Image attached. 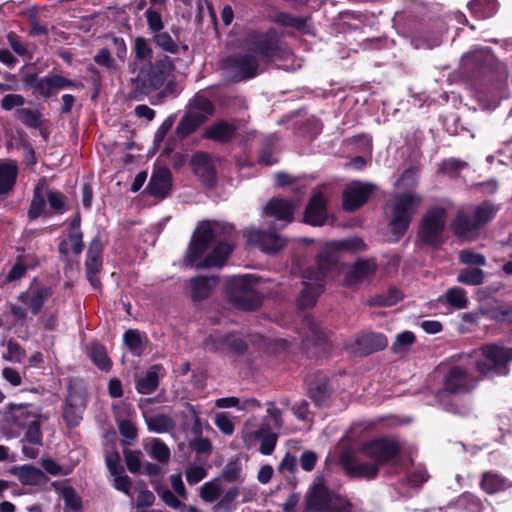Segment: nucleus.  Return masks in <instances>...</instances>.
I'll return each mask as SVG.
<instances>
[{
  "label": "nucleus",
  "instance_id": "bf43d9fd",
  "mask_svg": "<svg viewBox=\"0 0 512 512\" xmlns=\"http://www.w3.org/2000/svg\"><path fill=\"white\" fill-rule=\"evenodd\" d=\"M446 299H447V302L451 306H453L457 309H463V308L467 307L468 300L465 296L464 290L461 288H458V287L450 288L446 292Z\"/></svg>",
  "mask_w": 512,
  "mask_h": 512
},
{
  "label": "nucleus",
  "instance_id": "f8f14e48",
  "mask_svg": "<svg viewBox=\"0 0 512 512\" xmlns=\"http://www.w3.org/2000/svg\"><path fill=\"white\" fill-rule=\"evenodd\" d=\"M24 85L28 86L44 98H49L53 95L55 90H61L65 88H79L82 86L81 83L67 79L61 75L50 73L44 78H40L37 73L29 72L23 76L22 79Z\"/></svg>",
  "mask_w": 512,
  "mask_h": 512
},
{
  "label": "nucleus",
  "instance_id": "3c124183",
  "mask_svg": "<svg viewBox=\"0 0 512 512\" xmlns=\"http://www.w3.org/2000/svg\"><path fill=\"white\" fill-rule=\"evenodd\" d=\"M330 386H310L308 396L317 407H323L328 404L331 391Z\"/></svg>",
  "mask_w": 512,
  "mask_h": 512
},
{
  "label": "nucleus",
  "instance_id": "69168bd1",
  "mask_svg": "<svg viewBox=\"0 0 512 512\" xmlns=\"http://www.w3.org/2000/svg\"><path fill=\"white\" fill-rule=\"evenodd\" d=\"M402 299L401 292L396 288H390L387 292L376 296L374 303L379 306H393Z\"/></svg>",
  "mask_w": 512,
  "mask_h": 512
},
{
  "label": "nucleus",
  "instance_id": "864d4df0",
  "mask_svg": "<svg viewBox=\"0 0 512 512\" xmlns=\"http://www.w3.org/2000/svg\"><path fill=\"white\" fill-rule=\"evenodd\" d=\"M239 495L238 488H230L224 493L219 502L214 506L215 512H232L233 502Z\"/></svg>",
  "mask_w": 512,
  "mask_h": 512
},
{
  "label": "nucleus",
  "instance_id": "0eeeda50",
  "mask_svg": "<svg viewBox=\"0 0 512 512\" xmlns=\"http://www.w3.org/2000/svg\"><path fill=\"white\" fill-rule=\"evenodd\" d=\"M244 48L251 54L256 55L259 62L270 63L275 59L282 58L284 54L283 42L275 29L267 31H250L244 41Z\"/></svg>",
  "mask_w": 512,
  "mask_h": 512
},
{
  "label": "nucleus",
  "instance_id": "412c9836",
  "mask_svg": "<svg viewBox=\"0 0 512 512\" xmlns=\"http://www.w3.org/2000/svg\"><path fill=\"white\" fill-rule=\"evenodd\" d=\"M337 262L336 253L330 249H323L316 259V267H309L303 272V279L321 281L324 283L326 274Z\"/></svg>",
  "mask_w": 512,
  "mask_h": 512
},
{
  "label": "nucleus",
  "instance_id": "6ab92c4d",
  "mask_svg": "<svg viewBox=\"0 0 512 512\" xmlns=\"http://www.w3.org/2000/svg\"><path fill=\"white\" fill-rule=\"evenodd\" d=\"M204 346L212 352L228 349L237 354H242L247 349V344L235 334H211L205 339Z\"/></svg>",
  "mask_w": 512,
  "mask_h": 512
},
{
  "label": "nucleus",
  "instance_id": "a878e982",
  "mask_svg": "<svg viewBox=\"0 0 512 512\" xmlns=\"http://www.w3.org/2000/svg\"><path fill=\"white\" fill-rule=\"evenodd\" d=\"M10 473L15 475L23 485L43 487L49 481L45 472L31 464L13 466Z\"/></svg>",
  "mask_w": 512,
  "mask_h": 512
},
{
  "label": "nucleus",
  "instance_id": "ddd939ff",
  "mask_svg": "<svg viewBox=\"0 0 512 512\" xmlns=\"http://www.w3.org/2000/svg\"><path fill=\"white\" fill-rule=\"evenodd\" d=\"M303 325L308 329V334L303 344L308 354L317 357L325 356L331 349L332 342L328 334L315 322L312 316L305 315Z\"/></svg>",
  "mask_w": 512,
  "mask_h": 512
},
{
  "label": "nucleus",
  "instance_id": "f03ea898",
  "mask_svg": "<svg viewBox=\"0 0 512 512\" xmlns=\"http://www.w3.org/2000/svg\"><path fill=\"white\" fill-rule=\"evenodd\" d=\"M176 69L174 61L165 53H158L154 60L142 65L136 77L131 78V94L141 100L151 92L162 87Z\"/></svg>",
  "mask_w": 512,
  "mask_h": 512
},
{
  "label": "nucleus",
  "instance_id": "0e129e2a",
  "mask_svg": "<svg viewBox=\"0 0 512 512\" xmlns=\"http://www.w3.org/2000/svg\"><path fill=\"white\" fill-rule=\"evenodd\" d=\"M459 260L466 265L484 266L486 264V258L483 254L476 253L470 249L461 250Z\"/></svg>",
  "mask_w": 512,
  "mask_h": 512
},
{
  "label": "nucleus",
  "instance_id": "f257e3e1",
  "mask_svg": "<svg viewBox=\"0 0 512 512\" xmlns=\"http://www.w3.org/2000/svg\"><path fill=\"white\" fill-rule=\"evenodd\" d=\"M235 234L236 231L232 224L209 221L201 222L197 226L187 249L185 256L186 265L193 266L210 245L215 243L216 245L212 252L202 261L198 262L195 267L197 269H206L224 266L232 251L231 242Z\"/></svg>",
  "mask_w": 512,
  "mask_h": 512
},
{
  "label": "nucleus",
  "instance_id": "72a5a7b5",
  "mask_svg": "<svg viewBox=\"0 0 512 512\" xmlns=\"http://www.w3.org/2000/svg\"><path fill=\"white\" fill-rule=\"evenodd\" d=\"M133 53H134V61L129 63V71L135 73L137 70V63L146 64L153 58V49L147 40L144 37H136L134 39L133 45Z\"/></svg>",
  "mask_w": 512,
  "mask_h": 512
},
{
  "label": "nucleus",
  "instance_id": "5701e85b",
  "mask_svg": "<svg viewBox=\"0 0 512 512\" xmlns=\"http://www.w3.org/2000/svg\"><path fill=\"white\" fill-rule=\"evenodd\" d=\"M376 264L372 260L360 259L345 271L343 284L347 287H354L368 280L376 272Z\"/></svg>",
  "mask_w": 512,
  "mask_h": 512
},
{
  "label": "nucleus",
  "instance_id": "a19ab883",
  "mask_svg": "<svg viewBox=\"0 0 512 512\" xmlns=\"http://www.w3.org/2000/svg\"><path fill=\"white\" fill-rule=\"evenodd\" d=\"M123 342L133 354L139 356L143 353L144 342L138 330H127L123 335Z\"/></svg>",
  "mask_w": 512,
  "mask_h": 512
},
{
  "label": "nucleus",
  "instance_id": "052dcab7",
  "mask_svg": "<svg viewBox=\"0 0 512 512\" xmlns=\"http://www.w3.org/2000/svg\"><path fill=\"white\" fill-rule=\"evenodd\" d=\"M45 195L50 208L53 209L55 213H62L64 211L65 196L61 192L50 190L46 185Z\"/></svg>",
  "mask_w": 512,
  "mask_h": 512
},
{
  "label": "nucleus",
  "instance_id": "e2e57ef3",
  "mask_svg": "<svg viewBox=\"0 0 512 512\" xmlns=\"http://www.w3.org/2000/svg\"><path fill=\"white\" fill-rule=\"evenodd\" d=\"M94 61L109 72H115L118 69L115 60L111 57L110 51L107 48L100 49L94 56Z\"/></svg>",
  "mask_w": 512,
  "mask_h": 512
},
{
  "label": "nucleus",
  "instance_id": "79ce46f5",
  "mask_svg": "<svg viewBox=\"0 0 512 512\" xmlns=\"http://www.w3.org/2000/svg\"><path fill=\"white\" fill-rule=\"evenodd\" d=\"M276 22L284 27H292L302 32H306L308 27V18L296 17L285 12H281L276 15Z\"/></svg>",
  "mask_w": 512,
  "mask_h": 512
},
{
  "label": "nucleus",
  "instance_id": "b1692460",
  "mask_svg": "<svg viewBox=\"0 0 512 512\" xmlns=\"http://www.w3.org/2000/svg\"><path fill=\"white\" fill-rule=\"evenodd\" d=\"M297 205L284 198H272L264 206L263 211L266 216L272 217L284 223H291L294 219V212Z\"/></svg>",
  "mask_w": 512,
  "mask_h": 512
},
{
  "label": "nucleus",
  "instance_id": "c756f323",
  "mask_svg": "<svg viewBox=\"0 0 512 512\" xmlns=\"http://www.w3.org/2000/svg\"><path fill=\"white\" fill-rule=\"evenodd\" d=\"M191 299L194 302L202 301L209 297L212 289L218 284L217 276H197L191 278Z\"/></svg>",
  "mask_w": 512,
  "mask_h": 512
},
{
  "label": "nucleus",
  "instance_id": "49530a36",
  "mask_svg": "<svg viewBox=\"0 0 512 512\" xmlns=\"http://www.w3.org/2000/svg\"><path fill=\"white\" fill-rule=\"evenodd\" d=\"M468 6L471 12L482 18L490 17L496 10L495 0H471Z\"/></svg>",
  "mask_w": 512,
  "mask_h": 512
},
{
  "label": "nucleus",
  "instance_id": "8fccbe9b",
  "mask_svg": "<svg viewBox=\"0 0 512 512\" xmlns=\"http://www.w3.org/2000/svg\"><path fill=\"white\" fill-rule=\"evenodd\" d=\"M62 497L64 500L65 508L64 510H73L78 512L82 509V499L77 494L75 489L71 486L65 487L62 490Z\"/></svg>",
  "mask_w": 512,
  "mask_h": 512
},
{
  "label": "nucleus",
  "instance_id": "7c9ffc66",
  "mask_svg": "<svg viewBox=\"0 0 512 512\" xmlns=\"http://www.w3.org/2000/svg\"><path fill=\"white\" fill-rule=\"evenodd\" d=\"M45 190L46 179L41 178L34 187L33 198L27 212V216L30 220H35L41 215H50V213L46 211Z\"/></svg>",
  "mask_w": 512,
  "mask_h": 512
},
{
  "label": "nucleus",
  "instance_id": "423d86ee",
  "mask_svg": "<svg viewBox=\"0 0 512 512\" xmlns=\"http://www.w3.org/2000/svg\"><path fill=\"white\" fill-rule=\"evenodd\" d=\"M423 202V197L412 191L398 193L391 203V219L389 226L398 241L408 230L413 215Z\"/></svg>",
  "mask_w": 512,
  "mask_h": 512
},
{
  "label": "nucleus",
  "instance_id": "aec40b11",
  "mask_svg": "<svg viewBox=\"0 0 512 512\" xmlns=\"http://www.w3.org/2000/svg\"><path fill=\"white\" fill-rule=\"evenodd\" d=\"M245 235L250 244L256 245L265 253H276L286 244L280 235L258 229H249Z\"/></svg>",
  "mask_w": 512,
  "mask_h": 512
},
{
  "label": "nucleus",
  "instance_id": "a18cd8bd",
  "mask_svg": "<svg viewBox=\"0 0 512 512\" xmlns=\"http://www.w3.org/2000/svg\"><path fill=\"white\" fill-rule=\"evenodd\" d=\"M41 424V420L39 422H30V424L26 423L27 428L24 429L25 432L21 442L42 446L43 434L41 431Z\"/></svg>",
  "mask_w": 512,
  "mask_h": 512
},
{
  "label": "nucleus",
  "instance_id": "7ed1b4c3",
  "mask_svg": "<svg viewBox=\"0 0 512 512\" xmlns=\"http://www.w3.org/2000/svg\"><path fill=\"white\" fill-rule=\"evenodd\" d=\"M498 208L490 201L460 208L450 223L453 234L461 241L476 240L483 228L495 217Z\"/></svg>",
  "mask_w": 512,
  "mask_h": 512
},
{
  "label": "nucleus",
  "instance_id": "2eb2a0df",
  "mask_svg": "<svg viewBox=\"0 0 512 512\" xmlns=\"http://www.w3.org/2000/svg\"><path fill=\"white\" fill-rule=\"evenodd\" d=\"M78 386H68V393L63 407V419L69 428L79 425L82 413L86 407V399L83 392L77 390Z\"/></svg>",
  "mask_w": 512,
  "mask_h": 512
},
{
  "label": "nucleus",
  "instance_id": "f3484780",
  "mask_svg": "<svg viewBox=\"0 0 512 512\" xmlns=\"http://www.w3.org/2000/svg\"><path fill=\"white\" fill-rule=\"evenodd\" d=\"M190 166L196 177H198L204 186L212 188L217 183L216 168L212 157L203 151H197L192 155Z\"/></svg>",
  "mask_w": 512,
  "mask_h": 512
},
{
  "label": "nucleus",
  "instance_id": "09e8293b",
  "mask_svg": "<svg viewBox=\"0 0 512 512\" xmlns=\"http://www.w3.org/2000/svg\"><path fill=\"white\" fill-rule=\"evenodd\" d=\"M41 420V416L30 412L27 407H19L14 413H13V422L14 424L21 428L26 429V423L30 424V422H39Z\"/></svg>",
  "mask_w": 512,
  "mask_h": 512
},
{
  "label": "nucleus",
  "instance_id": "4c0bfd02",
  "mask_svg": "<svg viewBox=\"0 0 512 512\" xmlns=\"http://www.w3.org/2000/svg\"><path fill=\"white\" fill-rule=\"evenodd\" d=\"M17 169L10 164L0 165V194L8 193L14 186Z\"/></svg>",
  "mask_w": 512,
  "mask_h": 512
},
{
  "label": "nucleus",
  "instance_id": "cd10ccee",
  "mask_svg": "<svg viewBox=\"0 0 512 512\" xmlns=\"http://www.w3.org/2000/svg\"><path fill=\"white\" fill-rule=\"evenodd\" d=\"M327 219L326 200L322 192L312 196L304 211V222L312 226H322Z\"/></svg>",
  "mask_w": 512,
  "mask_h": 512
},
{
  "label": "nucleus",
  "instance_id": "6e6552de",
  "mask_svg": "<svg viewBox=\"0 0 512 512\" xmlns=\"http://www.w3.org/2000/svg\"><path fill=\"white\" fill-rule=\"evenodd\" d=\"M256 280L251 275L231 278L227 283L229 301L242 310H255L262 303L260 293L255 289Z\"/></svg>",
  "mask_w": 512,
  "mask_h": 512
},
{
  "label": "nucleus",
  "instance_id": "603ef678",
  "mask_svg": "<svg viewBox=\"0 0 512 512\" xmlns=\"http://www.w3.org/2000/svg\"><path fill=\"white\" fill-rule=\"evenodd\" d=\"M469 380L468 373L464 368L453 366L445 372L443 384H464Z\"/></svg>",
  "mask_w": 512,
  "mask_h": 512
},
{
  "label": "nucleus",
  "instance_id": "680f3d73",
  "mask_svg": "<svg viewBox=\"0 0 512 512\" xmlns=\"http://www.w3.org/2000/svg\"><path fill=\"white\" fill-rule=\"evenodd\" d=\"M352 504L339 494L330 493V502L326 512H350Z\"/></svg>",
  "mask_w": 512,
  "mask_h": 512
},
{
  "label": "nucleus",
  "instance_id": "37998d69",
  "mask_svg": "<svg viewBox=\"0 0 512 512\" xmlns=\"http://www.w3.org/2000/svg\"><path fill=\"white\" fill-rule=\"evenodd\" d=\"M484 277V271L480 268H465L460 270L457 281L462 284L477 286L483 283Z\"/></svg>",
  "mask_w": 512,
  "mask_h": 512
},
{
  "label": "nucleus",
  "instance_id": "9d476101",
  "mask_svg": "<svg viewBox=\"0 0 512 512\" xmlns=\"http://www.w3.org/2000/svg\"><path fill=\"white\" fill-rule=\"evenodd\" d=\"M260 62L256 55L246 52H238L224 60V71L227 78L234 82H242L258 75Z\"/></svg>",
  "mask_w": 512,
  "mask_h": 512
},
{
  "label": "nucleus",
  "instance_id": "4468645a",
  "mask_svg": "<svg viewBox=\"0 0 512 512\" xmlns=\"http://www.w3.org/2000/svg\"><path fill=\"white\" fill-rule=\"evenodd\" d=\"M388 345L387 338L381 333H362L351 342L346 343L345 349L355 356H366L383 350Z\"/></svg>",
  "mask_w": 512,
  "mask_h": 512
},
{
  "label": "nucleus",
  "instance_id": "13d9d810",
  "mask_svg": "<svg viewBox=\"0 0 512 512\" xmlns=\"http://www.w3.org/2000/svg\"><path fill=\"white\" fill-rule=\"evenodd\" d=\"M150 455L161 463H167L170 459V450L163 441L156 438L152 441Z\"/></svg>",
  "mask_w": 512,
  "mask_h": 512
},
{
  "label": "nucleus",
  "instance_id": "bb28decb",
  "mask_svg": "<svg viewBox=\"0 0 512 512\" xmlns=\"http://www.w3.org/2000/svg\"><path fill=\"white\" fill-rule=\"evenodd\" d=\"M330 493L322 479L315 482L306 497V510L308 512H326L330 502Z\"/></svg>",
  "mask_w": 512,
  "mask_h": 512
},
{
  "label": "nucleus",
  "instance_id": "774afa93",
  "mask_svg": "<svg viewBox=\"0 0 512 512\" xmlns=\"http://www.w3.org/2000/svg\"><path fill=\"white\" fill-rule=\"evenodd\" d=\"M154 489L167 506L173 509L183 506L182 502L169 489L162 488L160 485L155 486Z\"/></svg>",
  "mask_w": 512,
  "mask_h": 512
},
{
  "label": "nucleus",
  "instance_id": "58836bf2",
  "mask_svg": "<svg viewBox=\"0 0 512 512\" xmlns=\"http://www.w3.org/2000/svg\"><path fill=\"white\" fill-rule=\"evenodd\" d=\"M15 117L21 121V123L29 128H39L41 126L42 114L38 110H32L29 108H18L15 111Z\"/></svg>",
  "mask_w": 512,
  "mask_h": 512
},
{
  "label": "nucleus",
  "instance_id": "c85d7f7f",
  "mask_svg": "<svg viewBox=\"0 0 512 512\" xmlns=\"http://www.w3.org/2000/svg\"><path fill=\"white\" fill-rule=\"evenodd\" d=\"M52 296V288L42 286L30 291L22 292L18 299L25 304L33 315H37L44 303Z\"/></svg>",
  "mask_w": 512,
  "mask_h": 512
},
{
  "label": "nucleus",
  "instance_id": "2f4dec72",
  "mask_svg": "<svg viewBox=\"0 0 512 512\" xmlns=\"http://www.w3.org/2000/svg\"><path fill=\"white\" fill-rule=\"evenodd\" d=\"M236 130L235 125L221 120L207 127L203 133V138L220 143H227L233 139Z\"/></svg>",
  "mask_w": 512,
  "mask_h": 512
},
{
  "label": "nucleus",
  "instance_id": "e433bc0d",
  "mask_svg": "<svg viewBox=\"0 0 512 512\" xmlns=\"http://www.w3.org/2000/svg\"><path fill=\"white\" fill-rule=\"evenodd\" d=\"M151 35V41L157 48L165 53L178 54L180 46L168 32L161 30Z\"/></svg>",
  "mask_w": 512,
  "mask_h": 512
},
{
  "label": "nucleus",
  "instance_id": "c03bdc74",
  "mask_svg": "<svg viewBox=\"0 0 512 512\" xmlns=\"http://www.w3.org/2000/svg\"><path fill=\"white\" fill-rule=\"evenodd\" d=\"M457 505L467 512H482L484 508L481 499L470 492L462 493L457 499Z\"/></svg>",
  "mask_w": 512,
  "mask_h": 512
},
{
  "label": "nucleus",
  "instance_id": "20e7f679",
  "mask_svg": "<svg viewBox=\"0 0 512 512\" xmlns=\"http://www.w3.org/2000/svg\"><path fill=\"white\" fill-rule=\"evenodd\" d=\"M214 110L213 103L206 96L196 94L185 107L184 114L175 128L176 139H169L162 154L170 155L176 141L186 139L195 133L214 114Z\"/></svg>",
  "mask_w": 512,
  "mask_h": 512
},
{
  "label": "nucleus",
  "instance_id": "4d7b16f0",
  "mask_svg": "<svg viewBox=\"0 0 512 512\" xmlns=\"http://www.w3.org/2000/svg\"><path fill=\"white\" fill-rule=\"evenodd\" d=\"M148 429L156 433H165L172 428L171 419L168 416L159 414L151 417L148 422Z\"/></svg>",
  "mask_w": 512,
  "mask_h": 512
},
{
  "label": "nucleus",
  "instance_id": "39448f33",
  "mask_svg": "<svg viewBox=\"0 0 512 512\" xmlns=\"http://www.w3.org/2000/svg\"><path fill=\"white\" fill-rule=\"evenodd\" d=\"M448 212L443 206H432L423 214L417 231V241L422 247L439 249L444 243Z\"/></svg>",
  "mask_w": 512,
  "mask_h": 512
},
{
  "label": "nucleus",
  "instance_id": "6e6d98bb",
  "mask_svg": "<svg viewBox=\"0 0 512 512\" xmlns=\"http://www.w3.org/2000/svg\"><path fill=\"white\" fill-rule=\"evenodd\" d=\"M220 494L221 488L215 480L205 482L201 486L200 497L205 502L212 503L216 501L220 497Z\"/></svg>",
  "mask_w": 512,
  "mask_h": 512
},
{
  "label": "nucleus",
  "instance_id": "dca6fc26",
  "mask_svg": "<svg viewBox=\"0 0 512 512\" xmlns=\"http://www.w3.org/2000/svg\"><path fill=\"white\" fill-rule=\"evenodd\" d=\"M102 254L103 244L100 237L96 236L89 244L85 261L86 277L94 289L101 287V281L97 275L102 270Z\"/></svg>",
  "mask_w": 512,
  "mask_h": 512
},
{
  "label": "nucleus",
  "instance_id": "de8ad7c7",
  "mask_svg": "<svg viewBox=\"0 0 512 512\" xmlns=\"http://www.w3.org/2000/svg\"><path fill=\"white\" fill-rule=\"evenodd\" d=\"M90 358L93 363L101 370H109L111 367V361L107 356V352L104 346L100 344H93L90 350Z\"/></svg>",
  "mask_w": 512,
  "mask_h": 512
},
{
  "label": "nucleus",
  "instance_id": "393cba45",
  "mask_svg": "<svg viewBox=\"0 0 512 512\" xmlns=\"http://www.w3.org/2000/svg\"><path fill=\"white\" fill-rule=\"evenodd\" d=\"M172 187V175L168 168L159 167L154 170L146 190L151 196L163 199L165 198Z\"/></svg>",
  "mask_w": 512,
  "mask_h": 512
},
{
  "label": "nucleus",
  "instance_id": "ea45409f",
  "mask_svg": "<svg viewBox=\"0 0 512 512\" xmlns=\"http://www.w3.org/2000/svg\"><path fill=\"white\" fill-rule=\"evenodd\" d=\"M492 61V55L485 50L474 51L463 58V64L472 69H482Z\"/></svg>",
  "mask_w": 512,
  "mask_h": 512
},
{
  "label": "nucleus",
  "instance_id": "f704fd0d",
  "mask_svg": "<svg viewBox=\"0 0 512 512\" xmlns=\"http://www.w3.org/2000/svg\"><path fill=\"white\" fill-rule=\"evenodd\" d=\"M304 287L298 297V306L301 309L310 308L315 305L317 298L322 292L324 283L321 281H309L304 279Z\"/></svg>",
  "mask_w": 512,
  "mask_h": 512
},
{
  "label": "nucleus",
  "instance_id": "4be33fe9",
  "mask_svg": "<svg viewBox=\"0 0 512 512\" xmlns=\"http://www.w3.org/2000/svg\"><path fill=\"white\" fill-rule=\"evenodd\" d=\"M341 464L346 474L351 478L372 480L377 477L380 469L375 462H359L350 455H343L341 457Z\"/></svg>",
  "mask_w": 512,
  "mask_h": 512
},
{
  "label": "nucleus",
  "instance_id": "1a4fd4ad",
  "mask_svg": "<svg viewBox=\"0 0 512 512\" xmlns=\"http://www.w3.org/2000/svg\"><path fill=\"white\" fill-rule=\"evenodd\" d=\"M403 445L396 436H378L365 441L361 453L379 467L393 463L400 456Z\"/></svg>",
  "mask_w": 512,
  "mask_h": 512
},
{
  "label": "nucleus",
  "instance_id": "a211bd4d",
  "mask_svg": "<svg viewBox=\"0 0 512 512\" xmlns=\"http://www.w3.org/2000/svg\"><path fill=\"white\" fill-rule=\"evenodd\" d=\"M376 186L371 183L354 181L350 183L343 192V208L352 212L364 205Z\"/></svg>",
  "mask_w": 512,
  "mask_h": 512
},
{
  "label": "nucleus",
  "instance_id": "338daca9",
  "mask_svg": "<svg viewBox=\"0 0 512 512\" xmlns=\"http://www.w3.org/2000/svg\"><path fill=\"white\" fill-rule=\"evenodd\" d=\"M165 369L161 365L151 366L137 384H158L159 380L164 376Z\"/></svg>",
  "mask_w": 512,
  "mask_h": 512
},
{
  "label": "nucleus",
  "instance_id": "473e14b6",
  "mask_svg": "<svg viewBox=\"0 0 512 512\" xmlns=\"http://www.w3.org/2000/svg\"><path fill=\"white\" fill-rule=\"evenodd\" d=\"M480 487L487 494L493 495L512 487V482L497 473L487 471L482 474Z\"/></svg>",
  "mask_w": 512,
  "mask_h": 512
},
{
  "label": "nucleus",
  "instance_id": "c9c22d12",
  "mask_svg": "<svg viewBox=\"0 0 512 512\" xmlns=\"http://www.w3.org/2000/svg\"><path fill=\"white\" fill-rule=\"evenodd\" d=\"M254 437L260 440L259 452L262 455L268 456L273 453L278 441V435L271 430L269 425H261L254 432Z\"/></svg>",
  "mask_w": 512,
  "mask_h": 512
},
{
  "label": "nucleus",
  "instance_id": "9b49d317",
  "mask_svg": "<svg viewBox=\"0 0 512 512\" xmlns=\"http://www.w3.org/2000/svg\"><path fill=\"white\" fill-rule=\"evenodd\" d=\"M483 359L476 361L477 371L485 376L506 375L508 373V354L506 348L497 344H486L481 347Z\"/></svg>",
  "mask_w": 512,
  "mask_h": 512
},
{
  "label": "nucleus",
  "instance_id": "5fc2aeb1",
  "mask_svg": "<svg viewBox=\"0 0 512 512\" xmlns=\"http://www.w3.org/2000/svg\"><path fill=\"white\" fill-rule=\"evenodd\" d=\"M145 17L151 34L161 32L164 29V22L159 10L150 7L146 10Z\"/></svg>",
  "mask_w": 512,
  "mask_h": 512
}]
</instances>
